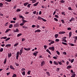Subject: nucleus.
Segmentation results:
<instances>
[{
    "mask_svg": "<svg viewBox=\"0 0 77 77\" xmlns=\"http://www.w3.org/2000/svg\"><path fill=\"white\" fill-rule=\"evenodd\" d=\"M19 26V23H16L14 24V27L15 28L17 27L18 28Z\"/></svg>",
    "mask_w": 77,
    "mask_h": 77,
    "instance_id": "obj_1",
    "label": "nucleus"
},
{
    "mask_svg": "<svg viewBox=\"0 0 77 77\" xmlns=\"http://www.w3.org/2000/svg\"><path fill=\"white\" fill-rule=\"evenodd\" d=\"M66 38V37H63V38H62V42H66V40L65 39Z\"/></svg>",
    "mask_w": 77,
    "mask_h": 77,
    "instance_id": "obj_2",
    "label": "nucleus"
},
{
    "mask_svg": "<svg viewBox=\"0 0 77 77\" xmlns=\"http://www.w3.org/2000/svg\"><path fill=\"white\" fill-rule=\"evenodd\" d=\"M20 54V52L17 51L16 54V59L18 60Z\"/></svg>",
    "mask_w": 77,
    "mask_h": 77,
    "instance_id": "obj_3",
    "label": "nucleus"
},
{
    "mask_svg": "<svg viewBox=\"0 0 77 77\" xmlns=\"http://www.w3.org/2000/svg\"><path fill=\"white\" fill-rule=\"evenodd\" d=\"M49 50H51L53 51H54V46H53L52 47H50L48 48Z\"/></svg>",
    "mask_w": 77,
    "mask_h": 77,
    "instance_id": "obj_4",
    "label": "nucleus"
},
{
    "mask_svg": "<svg viewBox=\"0 0 77 77\" xmlns=\"http://www.w3.org/2000/svg\"><path fill=\"white\" fill-rule=\"evenodd\" d=\"M13 32L14 33L19 32V30L18 28H17L16 30H14Z\"/></svg>",
    "mask_w": 77,
    "mask_h": 77,
    "instance_id": "obj_5",
    "label": "nucleus"
},
{
    "mask_svg": "<svg viewBox=\"0 0 77 77\" xmlns=\"http://www.w3.org/2000/svg\"><path fill=\"white\" fill-rule=\"evenodd\" d=\"M54 43V41H52L51 42L49 43V45H51V44H53Z\"/></svg>",
    "mask_w": 77,
    "mask_h": 77,
    "instance_id": "obj_6",
    "label": "nucleus"
},
{
    "mask_svg": "<svg viewBox=\"0 0 77 77\" xmlns=\"http://www.w3.org/2000/svg\"><path fill=\"white\" fill-rule=\"evenodd\" d=\"M24 50H26V51H29V50H30V48H24Z\"/></svg>",
    "mask_w": 77,
    "mask_h": 77,
    "instance_id": "obj_7",
    "label": "nucleus"
},
{
    "mask_svg": "<svg viewBox=\"0 0 77 77\" xmlns=\"http://www.w3.org/2000/svg\"><path fill=\"white\" fill-rule=\"evenodd\" d=\"M59 34H64L65 33V32L64 31H61L59 32Z\"/></svg>",
    "mask_w": 77,
    "mask_h": 77,
    "instance_id": "obj_8",
    "label": "nucleus"
},
{
    "mask_svg": "<svg viewBox=\"0 0 77 77\" xmlns=\"http://www.w3.org/2000/svg\"><path fill=\"white\" fill-rule=\"evenodd\" d=\"M41 31L40 29H37L35 31V33H36V32H41Z\"/></svg>",
    "mask_w": 77,
    "mask_h": 77,
    "instance_id": "obj_9",
    "label": "nucleus"
},
{
    "mask_svg": "<svg viewBox=\"0 0 77 77\" xmlns=\"http://www.w3.org/2000/svg\"><path fill=\"white\" fill-rule=\"evenodd\" d=\"M45 65V63L44 61H43L42 62V63L41 64V66H42L43 65Z\"/></svg>",
    "mask_w": 77,
    "mask_h": 77,
    "instance_id": "obj_10",
    "label": "nucleus"
},
{
    "mask_svg": "<svg viewBox=\"0 0 77 77\" xmlns=\"http://www.w3.org/2000/svg\"><path fill=\"white\" fill-rule=\"evenodd\" d=\"M38 3H39V2H37L36 3L34 4L33 5V6H36L38 5Z\"/></svg>",
    "mask_w": 77,
    "mask_h": 77,
    "instance_id": "obj_11",
    "label": "nucleus"
},
{
    "mask_svg": "<svg viewBox=\"0 0 77 77\" xmlns=\"http://www.w3.org/2000/svg\"><path fill=\"white\" fill-rule=\"evenodd\" d=\"M22 20V23H23L24 24V23H26V22H27V21H26L24 19Z\"/></svg>",
    "mask_w": 77,
    "mask_h": 77,
    "instance_id": "obj_12",
    "label": "nucleus"
},
{
    "mask_svg": "<svg viewBox=\"0 0 77 77\" xmlns=\"http://www.w3.org/2000/svg\"><path fill=\"white\" fill-rule=\"evenodd\" d=\"M38 53V51H36V53H34L33 54V55L35 56H36V55H37V54Z\"/></svg>",
    "mask_w": 77,
    "mask_h": 77,
    "instance_id": "obj_13",
    "label": "nucleus"
},
{
    "mask_svg": "<svg viewBox=\"0 0 77 77\" xmlns=\"http://www.w3.org/2000/svg\"><path fill=\"white\" fill-rule=\"evenodd\" d=\"M29 4V2H26V3H25L23 4V5L25 6H27V5H28V4Z\"/></svg>",
    "mask_w": 77,
    "mask_h": 77,
    "instance_id": "obj_14",
    "label": "nucleus"
},
{
    "mask_svg": "<svg viewBox=\"0 0 77 77\" xmlns=\"http://www.w3.org/2000/svg\"><path fill=\"white\" fill-rule=\"evenodd\" d=\"M11 56H12V54L11 53H8V58H9L10 57H11Z\"/></svg>",
    "mask_w": 77,
    "mask_h": 77,
    "instance_id": "obj_15",
    "label": "nucleus"
},
{
    "mask_svg": "<svg viewBox=\"0 0 77 77\" xmlns=\"http://www.w3.org/2000/svg\"><path fill=\"white\" fill-rule=\"evenodd\" d=\"M11 45L10 44H8L5 45V47L8 48V47H11Z\"/></svg>",
    "mask_w": 77,
    "mask_h": 77,
    "instance_id": "obj_16",
    "label": "nucleus"
},
{
    "mask_svg": "<svg viewBox=\"0 0 77 77\" xmlns=\"http://www.w3.org/2000/svg\"><path fill=\"white\" fill-rule=\"evenodd\" d=\"M10 68H11V69H14H14H14V67L12 66H10Z\"/></svg>",
    "mask_w": 77,
    "mask_h": 77,
    "instance_id": "obj_17",
    "label": "nucleus"
},
{
    "mask_svg": "<svg viewBox=\"0 0 77 77\" xmlns=\"http://www.w3.org/2000/svg\"><path fill=\"white\" fill-rule=\"evenodd\" d=\"M42 18L41 17L38 16L37 19L38 20H42Z\"/></svg>",
    "mask_w": 77,
    "mask_h": 77,
    "instance_id": "obj_18",
    "label": "nucleus"
},
{
    "mask_svg": "<svg viewBox=\"0 0 77 77\" xmlns=\"http://www.w3.org/2000/svg\"><path fill=\"white\" fill-rule=\"evenodd\" d=\"M46 51H47V52H48V53H49L50 54H51V53L50 51H49L48 49H47Z\"/></svg>",
    "mask_w": 77,
    "mask_h": 77,
    "instance_id": "obj_19",
    "label": "nucleus"
},
{
    "mask_svg": "<svg viewBox=\"0 0 77 77\" xmlns=\"http://www.w3.org/2000/svg\"><path fill=\"white\" fill-rule=\"evenodd\" d=\"M71 68V66H68L67 67V69H69Z\"/></svg>",
    "mask_w": 77,
    "mask_h": 77,
    "instance_id": "obj_20",
    "label": "nucleus"
},
{
    "mask_svg": "<svg viewBox=\"0 0 77 77\" xmlns=\"http://www.w3.org/2000/svg\"><path fill=\"white\" fill-rule=\"evenodd\" d=\"M59 36V35L57 34H56L55 35V38H57V37H58V36Z\"/></svg>",
    "mask_w": 77,
    "mask_h": 77,
    "instance_id": "obj_21",
    "label": "nucleus"
},
{
    "mask_svg": "<svg viewBox=\"0 0 77 77\" xmlns=\"http://www.w3.org/2000/svg\"><path fill=\"white\" fill-rule=\"evenodd\" d=\"M69 38H70L71 36V35H72V32H70L69 33Z\"/></svg>",
    "mask_w": 77,
    "mask_h": 77,
    "instance_id": "obj_22",
    "label": "nucleus"
},
{
    "mask_svg": "<svg viewBox=\"0 0 77 77\" xmlns=\"http://www.w3.org/2000/svg\"><path fill=\"white\" fill-rule=\"evenodd\" d=\"M46 74L48 75V76H50V72H47Z\"/></svg>",
    "mask_w": 77,
    "mask_h": 77,
    "instance_id": "obj_23",
    "label": "nucleus"
},
{
    "mask_svg": "<svg viewBox=\"0 0 77 77\" xmlns=\"http://www.w3.org/2000/svg\"><path fill=\"white\" fill-rule=\"evenodd\" d=\"M54 64H55V65H58V63H57V62H56L55 61H54Z\"/></svg>",
    "mask_w": 77,
    "mask_h": 77,
    "instance_id": "obj_24",
    "label": "nucleus"
},
{
    "mask_svg": "<svg viewBox=\"0 0 77 77\" xmlns=\"http://www.w3.org/2000/svg\"><path fill=\"white\" fill-rule=\"evenodd\" d=\"M21 35H22V33L18 34L17 35L18 37H19V36H21Z\"/></svg>",
    "mask_w": 77,
    "mask_h": 77,
    "instance_id": "obj_25",
    "label": "nucleus"
},
{
    "mask_svg": "<svg viewBox=\"0 0 77 77\" xmlns=\"http://www.w3.org/2000/svg\"><path fill=\"white\" fill-rule=\"evenodd\" d=\"M18 45V43H17L16 44H14V47H15L17 46V45Z\"/></svg>",
    "mask_w": 77,
    "mask_h": 77,
    "instance_id": "obj_26",
    "label": "nucleus"
},
{
    "mask_svg": "<svg viewBox=\"0 0 77 77\" xmlns=\"http://www.w3.org/2000/svg\"><path fill=\"white\" fill-rule=\"evenodd\" d=\"M13 26V25L11 24L9 26V28H12Z\"/></svg>",
    "mask_w": 77,
    "mask_h": 77,
    "instance_id": "obj_27",
    "label": "nucleus"
},
{
    "mask_svg": "<svg viewBox=\"0 0 77 77\" xmlns=\"http://www.w3.org/2000/svg\"><path fill=\"white\" fill-rule=\"evenodd\" d=\"M31 72V71H30V70H29V71L27 73L28 74V75H30V72Z\"/></svg>",
    "mask_w": 77,
    "mask_h": 77,
    "instance_id": "obj_28",
    "label": "nucleus"
},
{
    "mask_svg": "<svg viewBox=\"0 0 77 77\" xmlns=\"http://www.w3.org/2000/svg\"><path fill=\"white\" fill-rule=\"evenodd\" d=\"M22 27L25 29H28V27L27 26H22Z\"/></svg>",
    "mask_w": 77,
    "mask_h": 77,
    "instance_id": "obj_29",
    "label": "nucleus"
},
{
    "mask_svg": "<svg viewBox=\"0 0 77 77\" xmlns=\"http://www.w3.org/2000/svg\"><path fill=\"white\" fill-rule=\"evenodd\" d=\"M69 45H71V46H74V45L72 43H69Z\"/></svg>",
    "mask_w": 77,
    "mask_h": 77,
    "instance_id": "obj_30",
    "label": "nucleus"
},
{
    "mask_svg": "<svg viewBox=\"0 0 77 77\" xmlns=\"http://www.w3.org/2000/svg\"><path fill=\"white\" fill-rule=\"evenodd\" d=\"M75 73L73 74L72 76H71V77H75Z\"/></svg>",
    "mask_w": 77,
    "mask_h": 77,
    "instance_id": "obj_31",
    "label": "nucleus"
},
{
    "mask_svg": "<svg viewBox=\"0 0 77 77\" xmlns=\"http://www.w3.org/2000/svg\"><path fill=\"white\" fill-rule=\"evenodd\" d=\"M15 21H11L10 23H15Z\"/></svg>",
    "mask_w": 77,
    "mask_h": 77,
    "instance_id": "obj_32",
    "label": "nucleus"
},
{
    "mask_svg": "<svg viewBox=\"0 0 77 77\" xmlns=\"http://www.w3.org/2000/svg\"><path fill=\"white\" fill-rule=\"evenodd\" d=\"M62 44H63V45H67V44L66 43H65V42H62Z\"/></svg>",
    "mask_w": 77,
    "mask_h": 77,
    "instance_id": "obj_33",
    "label": "nucleus"
},
{
    "mask_svg": "<svg viewBox=\"0 0 77 77\" xmlns=\"http://www.w3.org/2000/svg\"><path fill=\"white\" fill-rule=\"evenodd\" d=\"M24 23H23L20 24V26H24Z\"/></svg>",
    "mask_w": 77,
    "mask_h": 77,
    "instance_id": "obj_34",
    "label": "nucleus"
},
{
    "mask_svg": "<svg viewBox=\"0 0 77 77\" xmlns=\"http://www.w3.org/2000/svg\"><path fill=\"white\" fill-rule=\"evenodd\" d=\"M42 21H44L45 22H46V20L45 19H44L43 18H42Z\"/></svg>",
    "mask_w": 77,
    "mask_h": 77,
    "instance_id": "obj_35",
    "label": "nucleus"
},
{
    "mask_svg": "<svg viewBox=\"0 0 77 77\" xmlns=\"http://www.w3.org/2000/svg\"><path fill=\"white\" fill-rule=\"evenodd\" d=\"M19 17L20 18H22V19H24V17H23V16H22V15L20 16Z\"/></svg>",
    "mask_w": 77,
    "mask_h": 77,
    "instance_id": "obj_36",
    "label": "nucleus"
},
{
    "mask_svg": "<svg viewBox=\"0 0 77 77\" xmlns=\"http://www.w3.org/2000/svg\"><path fill=\"white\" fill-rule=\"evenodd\" d=\"M58 55H59L60 54V53L58 51H56Z\"/></svg>",
    "mask_w": 77,
    "mask_h": 77,
    "instance_id": "obj_37",
    "label": "nucleus"
},
{
    "mask_svg": "<svg viewBox=\"0 0 77 77\" xmlns=\"http://www.w3.org/2000/svg\"><path fill=\"white\" fill-rule=\"evenodd\" d=\"M22 74L23 75H25V71H23L22 72Z\"/></svg>",
    "mask_w": 77,
    "mask_h": 77,
    "instance_id": "obj_38",
    "label": "nucleus"
},
{
    "mask_svg": "<svg viewBox=\"0 0 77 77\" xmlns=\"http://www.w3.org/2000/svg\"><path fill=\"white\" fill-rule=\"evenodd\" d=\"M6 61H7L6 58L4 60V63H5V64L6 63Z\"/></svg>",
    "mask_w": 77,
    "mask_h": 77,
    "instance_id": "obj_39",
    "label": "nucleus"
},
{
    "mask_svg": "<svg viewBox=\"0 0 77 77\" xmlns=\"http://www.w3.org/2000/svg\"><path fill=\"white\" fill-rule=\"evenodd\" d=\"M30 5H31V4H29L27 5V6L28 8H30Z\"/></svg>",
    "mask_w": 77,
    "mask_h": 77,
    "instance_id": "obj_40",
    "label": "nucleus"
},
{
    "mask_svg": "<svg viewBox=\"0 0 77 77\" xmlns=\"http://www.w3.org/2000/svg\"><path fill=\"white\" fill-rule=\"evenodd\" d=\"M21 11V9H17V12H20Z\"/></svg>",
    "mask_w": 77,
    "mask_h": 77,
    "instance_id": "obj_41",
    "label": "nucleus"
},
{
    "mask_svg": "<svg viewBox=\"0 0 77 77\" xmlns=\"http://www.w3.org/2000/svg\"><path fill=\"white\" fill-rule=\"evenodd\" d=\"M59 42V39H56L55 40V42Z\"/></svg>",
    "mask_w": 77,
    "mask_h": 77,
    "instance_id": "obj_42",
    "label": "nucleus"
},
{
    "mask_svg": "<svg viewBox=\"0 0 77 77\" xmlns=\"http://www.w3.org/2000/svg\"><path fill=\"white\" fill-rule=\"evenodd\" d=\"M54 20H55V21H58V20L56 18H54Z\"/></svg>",
    "mask_w": 77,
    "mask_h": 77,
    "instance_id": "obj_43",
    "label": "nucleus"
},
{
    "mask_svg": "<svg viewBox=\"0 0 77 77\" xmlns=\"http://www.w3.org/2000/svg\"><path fill=\"white\" fill-rule=\"evenodd\" d=\"M60 2L61 3H65V1L63 0H62Z\"/></svg>",
    "mask_w": 77,
    "mask_h": 77,
    "instance_id": "obj_44",
    "label": "nucleus"
},
{
    "mask_svg": "<svg viewBox=\"0 0 77 77\" xmlns=\"http://www.w3.org/2000/svg\"><path fill=\"white\" fill-rule=\"evenodd\" d=\"M58 63L59 65H62V63L61 62H60L59 61H58Z\"/></svg>",
    "mask_w": 77,
    "mask_h": 77,
    "instance_id": "obj_45",
    "label": "nucleus"
},
{
    "mask_svg": "<svg viewBox=\"0 0 77 77\" xmlns=\"http://www.w3.org/2000/svg\"><path fill=\"white\" fill-rule=\"evenodd\" d=\"M61 21L62 22V23H63V24H64L65 23V21H64V20H61Z\"/></svg>",
    "mask_w": 77,
    "mask_h": 77,
    "instance_id": "obj_46",
    "label": "nucleus"
},
{
    "mask_svg": "<svg viewBox=\"0 0 77 77\" xmlns=\"http://www.w3.org/2000/svg\"><path fill=\"white\" fill-rule=\"evenodd\" d=\"M3 51V48H1L0 50V52H2Z\"/></svg>",
    "mask_w": 77,
    "mask_h": 77,
    "instance_id": "obj_47",
    "label": "nucleus"
},
{
    "mask_svg": "<svg viewBox=\"0 0 77 77\" xmlns=\"http://www.w3.org/2000/svg\"><path fill=\"white\" fill-rule=\"evenodd\" d=\"M61 14L64 15H65V13L64 12H63L61 13Z\"/></svg>",
    "mask_w": 77,
    "mask_h": 77,
    "instance_id": "obj_48",
    "label": "nucleus"
},
{
    "mask_svg": "<svg viewBox=\"0 0 77 77\" xmlns=\"http://www.w3.org/2000/svg\"><path fill=\"white\" fill-rule=\"evenodd\" d=\"M11 38H8L7 39H5V41H8V40H9V39Z\"/></svg>",
    "mask_w": 77,
    "mask_h": 77,
    "instance_id": "obj_49",
    "label": "nucleus"
},
{
    "mask_svg": "<svg viewBox=\"0 0 77 77\" xmlns=\"http://www.w3.org/2000/svg\"><path fill=\"white\" fill-rule=\"evenodd\" d=\"M55 17L57 18H59V16L57 15H55Z\"/></svg>",
    "mask_w": 77,
    "mask_h": 77,
    "instance_id": "obj_50",
    "label": "nucleus"
},
{
    "mask_svg": "<svg viewBox=\"0 0 77 77\" xmlns=\"http://www.w3.org/2000/svg\"><path fill=\"white\" fill-rule=\"evenodd\" d=\"M74 59H72L71 60V63H72L74 62Z\"/></svg>",
    "mask_w": 77,
    "mask_h": 77,
    "instance_id": "obj_51",
    "label": "nucleus"
},
{
    "mask_svg": "<svg viewBox=\"0 0 77 77\" xmlns=\"http://www.w3.org/2000/svg\"><path fill=\"white\" fill-rule=\"evenodd\" d=\"M68 9H69V10H70V11L72 10H71V7H69Z\"/></svg>",
    "mask_w": 77,
    "mask_h": 77,
    "instance_id": "obj_52",
    "label": "nucleus"
},
{
    "mask_svg": "<svg viewBox=\"0 0 77 77\" xmlns=\"http://www.w3.org/2000/svg\"><path fill=\"white\" fill-rule=\"evenodd\" d=\"M5 1H6L7 2H11L12 0H5Z\"/></svg>",
    "mask_w": 77,
    "mask_h": 77,
    "instance_id": "obj_53",
    "label": "nucleus"
},
{
    "mask_svg": "<svg viewBox=\"0 0 77 77\" xmlns=\"http://www.w3.org/2000/svg\"><path fill=\"white\" fill-rule=\"evenodd\" d=\"M17 76V75L15 74H13V77H16V76Z\"/></svg>",
    "mask_w": 77,
    "mask_h": 77,
    "instance_id": "obj_54",
    "label": "nucleus"
},
{
    "mask_svg": "<svg viewBox=\"0 0 77 77\" xmlns=\"http://www.w3.org/2000/svg\"><path fill=\"white\" fill-rule=\"evenodd\" d=\"M26 69L24 68H23L22 69L21 71H25Z\"/></svg>",
    "mask_w": 77,
    "mask_h": 77,
    "instance_id": "obj_55",
    "label": "nucleus"
},
{
    "mask_svg": "<svg viewBox=\"0 0 77 77\" xmlns=\"http://www.w3.org/2000/svg\"><path fill=\"white\" fill-rule=\"evenodd\" d=\"M67 30H71V28L70 27H69L67 28Z\"/></svg>",
    "mask_w": 77,
    "mask_h": 77,
    "instance_id": "obj_56",
    "label": "nucleus"
},
{
    "mask_svg": "<svg viewBox=\"0 0 77 77\" xmlns=\"http://www.w3.org/2000/svg\"><path fill=\"white\" fill-rule=\"evenodd\" d=\"M32 2V3H35V2H36V0H34Z\"/></svg>",
    "mask_w": 77,
    "mask_h": 77,
    "instance_id": "obj_57",
    "label": "nucleus"
},
{
    "mask_svg": "<svg viewBox=\"0 0 77 77\" xmlns=\"http://www.w3.org/2000/svg\"><path fill=\"white\" fill-rule=\"evenodd\" d=\"M59 69H60V68H57L56 70L57 71H58V72L59 71Z\"/></svg>",
    "mask_w": 77,
    "mask_h": 77,
    "instance_id": "obj_58",
    "label": "nucleus"
},
{
    "mask_svg": "<svg viewBox=\"0 0 77 77\" xmlns=\"http://www.w3.org/2000/svg\"><path fill=\"white\" fill-rule=\"evenodd\" d=\"M9 30L7 29L6 31L5 32V33H8V32H9Z\"/></svg>",
    "mask_w": 77,
    "mask_h": 77,
    "instance_id": "obj_59",
    "label": "nucleus"
},
{
    "mask_svg": "<svg viewBox=\"0 0 77 77\" xmlns=\"http://www.w3.org/2000/svg\"><path fill=\"white\" fill-rule=\"evenodd\" d=\"M23 48H22L21 50H20V51H23Z\"/></svg>",
    "mask_w": 77,
    "mask_h": 77,
    "instance_id": "obj_60",
    "label": "nucleus"
},
{
    "mask_svg": "<svg viewBox=\"0 0 77 77\" xmlns=\"http://www.w3.org/2000/svg\"><path fill=\"white\" fill-rule=\"evenodd\" d=\"M1 46L2 47H5V44H4L3 45L2 44L1 45Z\"/></svg>",
    "mask_w": 77,
    "mask_h": 77,
    "instance_id": "obj_61",
    "label": "nucleus"
},
{
    "mask_svg": "<svg viewBox=\"0 0 77 77\" xmlns=\"http://www.w3.org/2000/svg\"><path fill=\"white\" fill-rule=\"evenodd\" d=\"M25 41V38H23L22 39V41Z\"/></svg>",
    "mask_w": 77,
    "mask_h": 77,
    "instance_id": "obj_62",
    "label": "nucleus"
},
{
    "mask_svg": "<svg viewBox=\"0 0 77 77\" xmlns=\"http://www.w3.org/2000/svg\"><path fill=\"white\" fill-rule=\"evenodd\" d=\"M36 27L37 28H39L40 26L39 25H37Z\"/></svg>",
    "mask_w": 77,
    "mask_h": 77,
    "instance_id": "obj_63",
    "label": "nucleus"
},
{
    "mask_svg": "<svg viewBox=\"0 0 77 77\" xmlns=\"http://www.w3.org/2000/svg\"><path fill=\"white\" fill-rule=\"evenodd\" d=\"M71 20H72V21H74V18L72 17L71 18Z\"/></svg>",
    "mask_w": 77,
    "mask_h": 77,
    "instance_id": "obj_64",
    "label": "nucleus"
}]
</instances>
